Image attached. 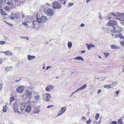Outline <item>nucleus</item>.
<instances>
[{
	"mask_svg": "<svg viewBox=\"0 0 124 124\" xmlns=\"http://www.w3.org/2000/svg\"><path fill=\"white\" fill-rule=\"evenodd\" d=\"M36 18L37 22L39 23H40L41 22H46L48 21V19L45 16H42L40 18L39 15L38 14L36 15Z\"/></svg>",
	"mask_w": 124,
	"mask_h": 124,
	"instance_id": "f257e3e1",
	"label": "nucleus"
},
{
	"mask_svg": "<svg viewBox=\"0 0 124 124\" xmlns=\"http://www.w3.org/2000/svg\"><path fill=\"white\" fill-rule=\"evenodd\" d=\"M119 14L117 13L112 12L110 14V16H108V19H116L118 20H120V18L119 17H116L118 16Z\"/></svg>",
	"mask_w": 124,
	"mask_h": 124,
	"instance_id": "f03ea898",
	"label": "nucleus"
},
{
	"mask_svg": "<svg viewBox=\"0 0 124 124\" xmlns=\"http://www.w3.org/2000/svg\"><path fill=\"white\" fill-rule=\"evenodd\" d=\"M122 30V28L119 26H117L116 27H114L112 28L111 29V32H121Z\"/></svg>",
	"mask_w": 124,
	"mask_h": 124,
	"instance_id": "7ed1b4c3",
	"label": "nucleus"
},
{
	"mask_svg": "<svg viewBox=\"0 0 124 124\" xmlns=\"http://www.w3.org/2000/svg\"><path fill=\"white\" fill-rule=\"evenodd\" d=\"M117 24V22L115 20H109L108 23V25L112 27V28L116 26Z\"/></svg>",
	"mask_w": 124,
	"mask_h": 124,
	"instance_id": "20e7f679",
	"label": "nucleus"
},
{
	"mask_svg": "<svg viewBox=\"0 0 124 124\" xmlns=\"http://www.w3.org/2000/svg\"><path fill=\"white\" fill-rule=\"evenodd\" d=\"M52 6L53 8L54 9H60L61 8V6L57 1L53 2L52 3Z\"/></svg>",
	"mask_w": 124,
	"mask_h": 124,
	"instance_id": "39448f33",
	"label": "nucleus"
},
{
	"mask_svg": "<svg viewBox=\"0 0 124 124\" xmlns=\"http://www.w3.org/2000/svg\"><path fill=\"white\" fill-rule=\"evenodd\" d=\"M32 93L29 90H27L25 92V96L26 98H28L30 99H31L32 97Z\"/></svg>",
	"mask_w": 124,
	"mask_h": 124,
	"instance_id": "423d86ee",
	"label": "nucleus"
},
{
	"mask_svg": "<svg viewBox=\"0 0 124 124\" xmlns=\"http://www.w3.org/2000/svg\"><path fill=\"white\" fill-rule=\"evenodd\" d=\"M46 12V14L49 16H53L54 14V11L50 8L48 9Z\"/></svg>",
	"mask_w": 124,
	"mask_h": 124,
	"instance_id": "0eeeda50",
	"label": "nucleus"
},
{
	"mask_svg": "<svg viewBox=\"0 0 124 124\" xmlns=\"http://www.w3.org/2000/svg\"><path fill=\"white\" fill-rule=\"evenodd\" d=\"M24 90V88L23 86L20 85L18 86L16 89V91L19 93H22Z\"/></svg>",
	"mask_w": 124,
	"mask_h": 124,
	"instance_id": "6e6552de",
	"label": "nucleus"
},
{
	"mask_svg": "<svg viewBox=\"0 0 124 124\" xmlns=\"http://www.w3.org/2000/svg\"><path fill=\"white\" fill-rule=\"evenodd\" d=\"M45 97L44 101H50V99L51 97L49 93H46L44 94L43 96V98Z\"/></svg>",
	"mask_w": 124,
	"mask_h": 124,
	"instance_id": "1a4fd4ad",
	"label": "nucleus"
},
{
	"mask_svg": "<svg viewBox=\"0 0 124 124\" xmlns=\"http://www.w3.org/2000/svg\"><path fill=\"white\" fill-rule=\"evenodd\" d=\"M1 53H3L4 54L8 56H11L13 55L12 52L9 50H8L5 51H2L1 52Z\"/></svg>",
	"mask_w": 124,
	"mask_h": 124,
	"instance_id": "9d476101",
	"label": "nucleus"
},
{
	"mask_svg": "<svg viewBox=\"0 0 124 124\" xmlns=\"http://www.w3.org/2000/svg\"><path fill=\"white\" fill-rule=\"evenodd\" d=\"M87 86V85L85 84L80 87L78 88L75 91L76 93L77 92H79L80 91L83 90L85 89L86 87Z\"/></svg>",
	"mask_w": 124,
	"mask_h": 124,
	"instance_id": "9b49d317",
	"label": "nucleus"
},
{
	"mask_svg": "<svg viewBox=\"0 0 124 124\" xmlns=\"http://www.w3.org/2000/svg\"><path fill=\"white\" fill-rule=\"evenodd\" d=\"M34 111L35 113L36 114L39 113L40 111L39 107H36L35 108H34Z\"/></svg>",
	"mask_w": 124,
	"mask_h": 124,
	"instance_id": "f8f14e48",
	"label": "nucleus"
},
{
	"mask_svg": "<svg viewBox=\"0 0 124 124\" xmlns=\"http://www.w3.org/2000/svg\"><path fill=\"white\" fill-rule=\"evenodd\" d=\"M54 88V86L52 85H49L46 86L45 88V90L47 91H49L52 89Z\"/></svg>",
	"mask_w": 124,
	"mask_h": 124,
	"instance_id": "ddd939ff",
	"label": "nucleus"
},
{
	"mask_svg": "<svg viewBox=\"0 0 124 124\" xmlns=\"http://www.w3.org/2000/svg\"><path fill=\"white\" fill-rule=\"evenodd\" d=\"M31 110V107L29 105L27 106L26 108L25 111L27 113H30Z\"/></svg>",
	"mask_w": 124,
	"mask_h": 124,
	"instance_id": "4468645a",
	"label": "nucleus"
},
{
	"mask_svg": "<svg viewBox=\"0 0 124 124\" xmlns=\"http://www.w3.org/2000/svg\"><path fill=\"white\" fill-rule=\"evenodd\" d=\"M25 107V103L23 102L21 104V110L22 112L23 110Z\"/></svg>",
	"mask_w": 124,
	"mask_h": 124,
	"instance_id": "2eb2a0df",
	"label": "nucleus"
},
{
	"mask_svg": "<svg viewBox=\"0 0 124 124\" xmlns=\"http://www.w3.org/2000/svg\"><path fill=\"white\" fill-rule=\"evenodd\" d=\"M86 45L88 50H90L91 48L93 47H95L94 45L92 44L90 45L88 44H86Z\"/></svg>",
	"mask_w": 124,
	"mask_h": 124,
	"instance_id": "dca6fc26",
	"label": "nucleus"
},
{
	"mask_svg": "<svg viewBox=\"0 0 124 124\" xmlns=\"http://www.w3.org/2000/svg\"><path fill=\"white\" fill-rule=\"evenodd\" d=\"M18 105L16 103H14L13 104V109L14 112H16V110H17L18 109Z\"/></svg>",
	"mask_w": 124,
	"mask_h": 124,
	"instance_id": "f3484780",
	"label": "nucleus"
},
{
	"mask_svg": "<svg viewBox=\"0 0 124 124\" xmlns=\"http://www.w3.org/2000/svg\"><path fill=\"white\" fill-rule=\"evenodd\" d=\"M27 58L28 60L29 61H30L32 59L35 58V56L34 55H27Z\"/></svg>",
	"mask_w": 124,
	"mask_h": 124,
	"instance_id": "a211bd4d",
	"label": "nucleus"
},
{
	"mask_svg": "<svg viewBox=\"0 0 124 124\" xmlns=\"http://www.w3.org/2000/svg\"><path fill=\"white\" fill-rule=\"evenodd\" d=\"M35 98L36 99H39L40 98L39 95L36 92H35L34 94Z\"/></svg>",
	"mask_w": 124,
	"mask_h": 124,
	"instance_id": "6ab92c4d",
	"label": "nucleus"
},
{
	"mask_svg": "<svg viewBox=\"0 0 124 124\" xmlns=\"http://www.w3.org/2000/svg\"><path fill=\"white\" fill-rule=\"evenodd\" d=\"M115 37L116 38H120L121 39L123 38V35L121 33L115 35Z\"/></svg>",
	"mask_w": 124,
	"mask_h": 124,
	"instance_id": "aec40b11",
	"label": "nucleus"
},
{
	"mask_svg": "<svg viewBox=\"0 0 124 124\" xmlns=\"http://www.w3.org/2000/svg\"><path fill=\"white\" fill-rule=\"evenodd\" d=\"M111 48L113 49H118L120 48L119 47L115 45H112L111 46Z\"/></svg>",
	"mask_w": 124,
	"mask_h": 124,
	"instance_id": "412c9836",
	"label": "nucleus"
},
{
	"mask_svg": "<svg viewBox=\"0 0 124 124\" xmlns=\"http://www.w3.org/2000/svg\"><path fill=\"white\" fill-rule=\"evenodd\" d=\"M75 60H80L83 62L84 61V59L83 57L80 56H78L75 57Z\"/></svg>",
	"mask_w": 124,
	"mask_h": 124,
	"instance_id": "4be33fe9",
	"label": "nucleus"
},
{
	"mask_svg": "<svg viewBox=\"0 0 124 124\" xmlns=\"http://www.w3.org/2000/svg\"><path fill=\"white\" fill-rule=\"evenodd\" d=\"M15 4L17 6L20 5L21 2L20 0H14Z\"/></svg>",
	"mask_w": 124,
	"mask_h": 124,
	"instance_id": "5701e85b",
	"label": "nucleus"
},
{
	"mask_svg": "<svg viewBox=\"0 0 124 124\" xmlns=\"http://www.w3.org/2000/svg\"><path fill=\"white\" fill-rule=\"evenodd\" d=\"M72 46V43L70 41H69L68 42V48L70 49L71 47Z\"/></svg>",
	"mask_w": 124,
	"mask_h": 124,
	"instance_id": "b1692460",
	"label": "nucleus"
},
{
	"mask_svg": "<svg viewBox=\"0 0 124 124\" xmlns=\"http://www.w3.org/2000/svg\"><path fill=\"white\" fill-rule=\"evenodd\" d=\"M66 108L65 107H63L61 108V111L64 113L66 111Z\"/></svg>",
	"mask_w": 124,
	"mask_h": 124,
	"instance_id": "393cba45",
	"label": "nucleus"
},
{
	"mask_svg": "<svg viewBox=\"0 0 124 124\" xmlns=\"http://www.w3.org/2000/svg\"><path fill=\"white\" fill-rule=\"evenodd\" d=\"M117 83L116 82H115L112 83V84L110 85L111 88L114 87L117 84Z\"/></svg>",
	"mask_w": 124,
	"mask_h": 124,
	"instance_id": "a878e982",
	"label": "nucleus"
},
{
	"mask_svg": "<svg viewBox=\"0 0 124 124\" xmlns=\"http://www.w3.org/2000/svg\"><path fill=\"white\" fill-rule=\"evenodd\" d=\"M12 67H7L5 68V70L7 71H8L11 70Z\"/></svg>",
	"mask_w": 124,
	"mask_h": 124,
	"instance_id": "bb28decb",
	"label": "nucleus"
},
{
	"mask_svg": "<svg viewBox=\"0 0 124 124\" xmlns=\"http://www.w3.org/2000/svg\"><path fill=\"white\" fill-rule=\"evenodd\" d=\"M123 120L122 118H121L118 121V124H123Z\"/></svg>",
	"mask_w": 124,
	"mask_h": 124,
	"instance_id": "cd10ccee",
	"label": "nucleus"
},
{
	"mask_svg": "<svg viewBox=\"0 0 124 124\" xmlns=\"http://www.w3.org/2000/svg\"><path fill=\"white\" fill-rule=\"evenodd\" d=\"M6 105L4 106L3 108V111L4 112H5L7 111V109L6 108Z\"/></svg>",
	"mask_w": 124,
	"mask_h": 124,
	"instance_id": "c85d7f7f",
	"label": "nucleus"
},
{
	"mask_svg": "<svg viewBox=\"0 0 124 124\" xmlns=\"http://www.w3.org/2000/svg\"><path fill=\"white\" fill-rule=\"evenodd\" d=\"M62 113H63L61 110H60L59 111L57 115L56 116V117H57L59 116L62 114Z\"/></svg>",
	"mask_w": 124,
	"mask_h": 124,
	"instance_id": "c756f323",
	"label": "nucleus"
},
{
	"mask_svg": "<svg viewBox=\"0 0 124 124\" xmlns=\"http://www.w3.org/2000/svg\"><path fill=\"white\" fill-rule=\"evenodd\" d=\"M32 23L33 25V27L31 28H35V26H36L37 22L36 21H33L32 22Z\"/></svg>",
	"mask_w": 124,
	"mask_h": 124,
	"instance_id": "7c9ffc66",
	"label": "nucleus"
},
{
	"mask_svg": "<svg viewBox=\"0 0 124 124\" xmlns=\"http://www.w3.org/2000/svg\"><path fill=\"white\" fill-rule=\"evenodd\" d=\"M104 87V88H111L110 85H105Z\"/></svg>",
	"mask_w": 124,
	"mask_h": 124,
	"instance_id": "2f4dec72",
	"label": "nucleus"
},
{
	"mask_svg": "<svg viewBox=\"0 0 124 124\" xmlns=\"http://www.w3.org/2000/svg\"><path fill=\"white\" fill-rule=\"evenodd\" d=\"M100 115L99 113H96V115L95 118L96 120H97L99 118V116Z\"/></svg>",
	"mask_w": 124,
	"mask_h": 124,
	"instance_id": "473e14b6",
	"label": "nucleus"
},
{
	"mask_svg": "<svg viewBox=\"0 0 124 124\" xmlns=\"http://www.w3.org/2000/svg\"><path fill=\"white\" fill-rule=\"evenodd\" d=\"M14 97H11L10 98V103L13 101L14 100Z\"/></svg>",
	"mask_w": 124,
	"mask_h": 124,
	"instance_id": "72a5a7b5",
	"label": "nucleus"
},
{
	"mask_svg": "<svg viewBox=\"0 0 124 124\" xmlns=\"http://www.w3.org/2000/svg\"><path fill=\"white\" fill-rule=\"evenodd\" d=\"M5 41H1L0 40V45H3L5 43Z\"/></svg>",
	"mask_w": 124,
	"mask_h": 124,
	"instance_id": "f704fd0d",
	"label": "nucleus"
},
{
	"mask_svg": "<svg viewBox=\"0 0 124 124\" xmlns=\"http://www.w3.org/2000/svg\"><path fill=\"white\" fill-rule=\"evenodd\" d=\"M91 120L89 118L88 120L86 121V123L87 124H89L91 123Z\"/></svg>",
	"mask_w": 124,
	"mask_h": 124,
	"instance_id": "c9c22d12",
	"label": "nucleus"
},
{
	"mask_svg": "<svg viewBox=\"0 0 124 124\" xmlns=\"http://www.w3.org/2000/svg\"><path fill=\"white\" fill-rule=\"evenodd\" d=\"M13 16H14V19L15 18L16 19H18V17L17 16V15L16 14H15L13 15Z\"/></svg>",
	"mask_w": 124,
	"mask_h": 124,
	"instance_id": "e433bc0d",
	"label": "nucleus"
},
{
	"mask_svg": "<svg viewBox=\"0 0 124 124\" xmlns=\"http://www.w3.org/2000/svg\"><path fill=\"white\" fill-rule=\"evenodd\" d=\"M74 4V3H69L68 5V7H70L71 6L73 5Z\"/></svg>",
	"mask_w": 124,
	"mask_h": 124,
	"instance_id": "4c0bfd02",
	"label": "nucleus"
},
{
	"mask_svg": "<svg viewBox=\"0 0 124 124\" xmlns=\"http://www.w3.org/2000/svg\"><path fill=\"white\" fill-rule=\"evenodd\" d=\"M9 17L10 19H11L12 20H14V16H13V15L12 16H10Z\"/></svg>",
	"mask_w": 124,
	"mask_h": 124,
	"instance_id": "58836bf2",
	"label": "nucleus"
},
{
	"mask_svg": "<svg viewBox=\"0 0 124 124\" xmlns=\"http://www.w3.org/2000/svg\"><path fill=\"white\" fill-rule=\"evenodd\" d=\"M104 55L106 57H107L109 55V54L108 53H104Z\"/></svg>",
	"mask_w": 124,
	"mask_h": 124,
	"instance_id": "ea45409f",
	"label": "nucleus"
},
{
	"mask_svg": "<svg viewBox=\"0 0 124 124\" xmlns=\"http://www.w3.org/2000/svg\"><path fill=\"white\" fill-rule=\"evenodd\" d=\"M111 124H117V123L116 121H113L111 122Z\"/></svg>",
	"mask_w": 124,
	"mask_h": 124,
	"instance_id": "a19ab883",
	"label": "nucleus"
},
{
	"mask_svg": "<svg viewBox=\"0 0 124 124\" xmlns=\"http://www.w3.org/2000/svg\"><path fill=\"white\" fill-rule=\"evenodd\" d=\"M22 24L25 26H28V24L26 23V22H24L22 23Z\"/></svg>",
	"mask_w": 124,
	"mask_h": 124,
	"instance_id": "79ce46f5",
	"label": "nucleus"
},
{
	"mask_svg": "<svg viewBox=\"0 0 124 124\" xmlns=\"http://www.w3.org/2000/svg\"><path fill=\"white\" fill-rule=\"evenodd\" d=\"M30 104L31 105V104H32V106H34L35 104V102L34 101H32L30 102Z\"/></svg>",
	"mask_w": 124,
	"mask_h": 124,
	"instance_id": "37998d69",
	"label": "nucleus"
},
{
	"mask_svg": "<svg viewBox=\"0 0 124 124\" xmlns=\"http://www.w3.org/2000/svg\"><path fill=\"white\" fill-rule=\"evenodd\" d=\"M99 17L100 19H101L103 18L101 16V13L100 14V15L99 16Z\"/></svg>",
	"mask_w": 124,
	"mask_h": 124,
	"instance_id": "c03bdc74",
	"label": "nucleus"
},
{
	"mask_svg": "<svg viewBox=\"0 0 124 124\" xmlns=\"http://www.w3.org/2000/svg\"><path fill=\"white\" fill-rule=\"evenodd\" d=\"M60 1V4H61L63 5V1H64V0H62V1L61 0H59Z\"/></svg>",
	"mask_w": 124,
	"mask_h": 124,
	"instance_id": "a18cd8bd",
	"label": "nucleus"
},
{
	"mask_svg": "<svg viewBox=\"0 0 124 124\" xmlns=\"http://www.w3.org/2000/svg\"><path fill=\"white\" fill-rule=\"evenodd\" d=\"M54 107V106L53 105H49V106H48L47 107V108H49L50 107Z\"/></svg>",
	"mask_w": 124,
	"mask_h": 124,
	"instance_id": "49530a36",
	"label": "nucleus"
},
{
	"mask_svg": "<svg viewBox=\"0 0 124 124\" xmlns=\"http://www.w3.org/2000/svg\"><path fill=\"white\" fill-rule=\"evenodd\" d=\"M2 14L4 15H6L7 14V13L3 11L2 12Z\"/></svg>",
	"mask_w": 124,
	"mask_h": 124,
	"instance_id": "de8ad7c7",
	"label": "nucleus"
},
{
	"mask_svg": "<svg viewBox=\"0 0 124 124\" xmlns=\"http://www.w3.org/2000/svg\"><path fill=\"white\" fill-rule=\"evenodd\" d=\"M101 89H100V90H98V91L97 93L98 94H99L101 92Z\"/></svg>",
	"mask_w": 124,
	"mask_h": 124,
	"instance_id": "09e8293b",
	"label": "nucleus"
},
{
	"mask_svg": "<svg viewBox=\"0 0 124 124\" xmlns=\"http://www.w3.org/2000/svg\"><path fill=\"white\" fill-rule=\"evenodd\" d=\"M85 26V25L83 23H81L80 25V26L81 27H84V26Z\"/></svg>",
	"mask_w": 124,
	"mask_h": 124,
	"instance_id": "8fccbe9b",
	"label": "nucleus"
},
{
	"mask_svg": "<svg viewBox=\"0 0 124 124\" xmlns=\"http://www.w3.org/2000/svg\"><path fill=\"white\" fill-rule=\"evenodd\" d=\"M120 44L121 45L123 46L124 45V42L121 41L120 42Z\"/></svg>",
	"mask_w": 124,
	"mask_h": 124,
	"instance_id": "3c124183",
	"label": "nucleus"
},
{
	"mask_svg": "<svg viewBox=\"0 0 124 124\" xmlns=\"http://www.w3.org/2000/svg\"><path fill=\"white\" fill-rule=\"evenodd\" d=\"M121 24L124 26V20H123L122 22H120Z\"/></svg>",
	"mask_w": 124,
	"mask_h": 124,
	"instance_id": "603ef678",
	"label": "nucleus"
},
{
	"mask_svg": "<svg viewBox=\"0 0 124 124\" xmlns=\"http://www.w3.org/2000/svg\"><path fill=\"white\" fill-rule=\"evenodd\" d=\"M12 3L8 1L7 2V4L9 5H11Z\"/></svg>",
	"mask_w": 124,
	"mask_h": 124,
	"instance_id": "864d4df0",
	"label": "nucleus"
},
{
	"mask_svg": "<svg viewBox=\"0 0 124 124\" xmlns=\"http://www.w3.org/2000/svg\"><path fill=\"white\" fill-rule=\"evenodd\" d=\"M2 85L0 84V91L2 89Z\"/></svg>",
	"mask_w": 124,
	"mask_h": 124,
	"instance_id": "5fc2aeb1",
	"label": "nucleus"
},
{
	"mask_svg": "<svg viewBox=\"0 0 124 124\" xmlns=\"http://www.w3.org/2000/svg\"><path fill=\"white\" fill-rule=\"evenodd\" d=\"M115 93H116V94H117V95L119 93V90H118V91H116L115 92Z\"/></svg>",
	"mask_w": 124,
	"mask_h": 124,
	"instance_id": "6e6d98bb",
	"label": "nucleus"
},
{
	"mask_svg": "<svg viewBox=\"0 0 124 124\" xmlns=\"http://www.w3.org/2000/svg\"><path fill=\"white\" fill-rule=\"evenodd\" d=\"M76 93L75 92V91L74 92L70 94V97L72 96V95L74 94L75 93Z\"/></svg>",
	"mask_w": 124,
	"mask_h": 124,
	"instance_id": "4d7b16f0",
	"label": "nucleus"
},
{
	"mask_svg": "<svg viewBox=\"0 0 124 124\" xmlns=\"http://www.w3.org/2000/svg\"><path fill=\"white\" fill-rule=\"evenodd\" d=\"M2 63V59L0 58V64H1Z\"/></svg>",
	"mask_w": 124,
	"mask_h": 124,
	"instance_id": "13d9d810",
	"label": "nucleus"
},
{
	"mask_svg": "<svg viewBox=\"0 0 124 124\" xmlns=\"http://www.w3.org/2000/svg\"><path fill=\"white\" fill-rule=\"evenodd\" d=\"M82 119H84L85 121H86V120L85 119V117H84V116L82 117Z\"/></svg>",
	"mask_w": 124,
	"mask_h": 124,
	"instance_id": "bf43d9fd",
	"label": "nucleus"
},
{
	"mask_svg": "<svg viewBox=\"0 0 124 124\" xmlns=\"http://www.w3.org/2000/svg\"><path fill=\"white\" fill-rule=\"evenodd\" d=\"M50 67V66H47L46 67V70H48L49 69Z\"/></svg>",
	"mask_w": 124,
	"mask_h": 124,
	"instance_id": "052dcab7",
	"label": "nucleus"
},
{
	"mask_svg": "<svg viewBox=\"0 0 124 124\" xmlns=\"http://www.w3.org/2000/svg\"><path fill=\"white\" fill-rule=\"evenodd\" d=\"M25 17L24 14H23L22 15V18H23Z\"/></svg>",
	"mask_w": 124,
	"mask_h": 124,
	"instance_id": "680f3d73",
	"label": "nucleus"
},
{
	"mask_svg": "<svg viewBox=\"0 0 124 124\" xmlns=\"http://www.w3.org/2000/svg\"><path fill=\"white\" fill-rule=\"evenodd\" d=\"M64 1V2H63V5H65V3H66V0H64V1Z\"/></svg>",
	"mask_w": 124,
	"mask_h": 124,
	"instance_id": "e2e57ef3",
	"label": "nucleus"
},
{
	"mask_svg": "<svg viewBox=\"0 0 124 124\" xmlns=\"http://www.w3.org/2000/svg\"><path fill=\"white\" fill-rule=\"evenodd\" d=\"M8 24L9 26H12V25L11 24V23H8Z\"/></svg>",
	"mask_w": 124,
	"mask_h": 124,
	"instance_id": "0e129e2a",
	"label": "nucleus"
},
{
	"mask_svg": "<svg viewBox=\"0 0 124 124\" xmlns=\"http://www.w3.org/2000/svg\"><path fill=\"white\" fill-rule=\"evenodd\" d=\"M25 39H26L27 40H28L29 39V38L27 37H25Z\"/></svg>",
	"mask_w": 124,
	"mask_h": 124,
	"instance_id": "69168bd1",
	"label": "nucleus"
},
{
	"mask_svg": "<svg viewBox=\"0 0 124 124\" xmlns=\"http://www.w3.org/2000/svg\"><path fill=\"white\" fill-rule=\"evenodd\" d=\"M16 112L18 113L19 114H20L21 113V112L19 111H18L17 110H16Z\"/></svg>",
	"mask_w": 124,
	"mask_h": 124,
	"instance_id": "338daca9",
	"label": "nucleus"
},
{
	"mask_svg": "<svg viewBox=\"0 0 124 124\" xmlns=\"http://www.w3.org/2000/svg\"><path fill=\"white\" fill-rule=\"evenodd\" d=\"M86 2L88 3L91 0H86Z\"/></svg>",
	"mask_w": 124,
	"mask_h": 124,
	"instance_id": "774afa93",
	"label": "nucleus"
}]
</instances>
